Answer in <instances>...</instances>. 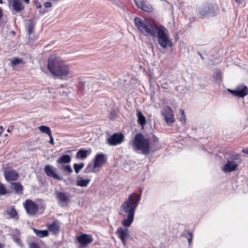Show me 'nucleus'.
Here are the masks:
<instances>
[{
    "mask_svg": "<svg viewBox=\"0 0 248 248\" xmlns=\"http://www.w3.org/2000/svg\"><path fill=\"white\" fill-rule=\"evenodd\" d=\"M140 200V196L136 193L131 194L127 200L121 206L120 211L124 219L122 221V225L116 232V234L122 241L124 245L126 243V239L129 237V231L126 227L130 226L133 222L135 210Z\"/></svg>",
    "mask_w": 248,
    "mask_h": 248,
    "instance_id": "f257e3e1",
    "label": "nucleus"
},
{
    "mask_svg": "<svg viewBox=\"0 0 248 248\" xmlns=\"http://www.w3.org/2000/svg\"><path fill=\"white\" fill-rule=\"evenodd\" d=\"M136 26L142 33L145 35H150L152 37H157L158 43L163 48L166 47L170 42L168 35V30L163 26H158L155 23H150L142 21L140 18L134 19Z\"/></svg>",
    "mask_w": 248,
    "mask_h": 248,
    "instance_id": "f03ea898",
    "label": "nucleus"
},
{
    "mask_svg": "<svg viewBox=\"0 0 248 248\" xmlns=\"http://www.w3.org/2000/svg\"><path fill=\"white\" fill-rule=\"evenodd\" d=\"M47 66L52 74L62 79L70 73L69 66L59 57H50L48 60Z\"/></svg>",
    "mask_w": 248,
    "mask_h": 248,
    "instance_id": "7ed1b4c3",
    "label": "nucleus"
},
{
    "mask_svg": "<svg viewBox=\"0 0 248 248\" xmlns=\"http://www.w3.org/2000/svg\"><path fill=\"white\" fill-rule=\"evenodd\" d=\"M150 139L153 141L155 145L158 143V139L153 135L149 138L145 137L141 133H138L135 137L133 146L136 150H140L142 154L147 155L149 153L150 149Z\"/></svg>",
    "mask_w": 248,
    "mask_h": 248,
    "instance_id": "20e7f679",
    "label": "nucleus"
},
{
    "mask_svg": "<svg viewBox=\"0 0 248 248\" xmlns=\"http://www.w3.org/2000/svg\"><path fill=\"white\" fill-rule=\"evenodd\" d=\"M195 11L199 17L204 18L215 16L217 12V8L209 2H204L198 5Z\"/></svg>",
    "mask_w": 248,
    "mask_h": 248,
    "instance_id": "39448f33",
    "label": "nucleus"
},
{
    "mask_svg": "<svg viewBox=\"0 0 248 248\" xmlns=\"http://www.w3.org/2000/svg\"><path fill=\"white\" fill-rule=\"evenodd\" d=\"M237 159V155H233L232 156V158L228 159L222 169L223 171L225 172H229L236 170L238 166V163L235 161Z\"/></svg>",
    "mask_w": 248,
    "mask_h": 248,
    "instance_id": "423d86ee",
    "label": "nucleus"
},
{
    "mask_svg": "<svg viewBox=\"0 0 248 248\" xmlns=\"http://www.w3.org/2000/svg\"><path fill=\"white\" fill-rule=\"evenodd\" d=\"M124 137L122 133H116L107 139V143L111 146H116L121 144L124 140Z\"/></svg>",
    "mask_w": 248,
    "mask_h": 248,
    "instance_id": "0eeeda50",
    "label": "nucleus"
},
{
    "mask_svg": "<svg viewBox=\"0 0 248 248\" xmlns=\"http://www.w3.org/2000/svg\"><path fill=\"white\" fill-rule=\"evenodd\" d=\"M161 114L164 116L167 124H172L174 121L173 111L169 107H164L161 110Z\"/></svg>",
    "mask_w": 248,
    "mask_h": 248,
    "instance_id": "6e6552de",
    "label": "nucleus"
},
{
    "mask_svg": "<svg viewBox=\"0 0 248 248\" xmlns=\"http://www.w3.org/2000/svg\"><path fill=\"white\" fill-rule=\"evenodd\" d=\"M24 206L27 213L30 215H35L38 209V205L30 200H26Z\"/></svg>",
    "mask_w": 248,
    "mask_h": 248,
    "instance_id": "1a4fd4ad",
    "label": "nucleus"
},
{
    "mask_svg": "<svg viewBox=\"0 0 248 248\" xmlns=\"http://www.w3.org/2000/svg\"><path fill=\"white\" fill-rule=\"evenodd\" d=\"M55 195L58 202L60 204H68L70 201L69 194L66 192L56 191Z\"/></svg>",
    "mask_w": 248,
    "mask_h": 248,
    "instance_id": "9d476101",
    "label": "nucleus"
},
{
    "mask_svg": "<svg viewBox=\"0 0 248 248\" xmlns=\"http://www.w3.org/2000/svg\"><path fill=\"white\" fill-rule=\"evenodd\" d=\"M44 171L48 177L58 180H62V178L56 173V169L52 166L49 165H46L44 167Z\"/></svg>",
    "mask_w": 248,
    "mask_h": 248,
    "instance_id": "9b49d317",
    "label": "nucleus"
},
{
    "mask_svg": "<svg viewBox=\"0 0 248 248\" xmlns=\"http://www.w3.org/2000/svg\"><path fill=\"white\" fill-rule=\"evenodd\" d=\"M228 91L235 96L244 97L248 94V89L245 85H240L235 90L228 89Z\"/></svg>",
    "mask_w": 248,
    "mask_h": 248,
    "instance_id": "f8f14e48",
    "label": "nucleus"
},
{
    "mask_svg": "<svg viewBox=\"0 0 248 248\" xmlns=\"http://www.w3.org/2000/svg\"><path fill=\"white\" fill-rule=\"evenodd\" d=\"M26 3H29L30 0H23ZM12 8L16 13H18L24 9V5L21 0H9Z\"/></svg>",
    "mask_w": 248,
    "mask_h": 248,
    "instance_id": "ddd939ff",
    "label": "nucleus"
},
{
    "mask_svg": "<svg viewBox=\"0 0 248 248\" xmlns=\"http://www.w3.org/2000/svg\"><path fill=\"white\" fill-rule=\"evenodd\" d=\"M77 240L82 246H86L93 241V238L91 235L82 234L77 237Z\"/></svg>",
    "mask_w": 248,
    "mask_h": 248,
    "instance_id": "4468645a",
    "label": "nucleus"
},
{
    "mask_svg": "<svg viewBox=\"0 0 248 248\" xmlns=\"http://www.w3.org/2000/svg\"><path fill=\"white\" fill-rule=\"evenodd\" d=\"M137 6L145 12H150L152 10V6L142 0H135Z\"/></svg>",
    "mask_w": 248,
    "mask_h": 248,
    "instance_id": "2eb2a0df",
    "label": "nucleus"
},
{
    "mask_svg": "<svg viewBox=\"0 0 248 248\" xmlns=\"http://www.w3.org/2000/svg\"><path fill=\"white\" fill-rule=\"evenodd\" d=\"M4 176L7 181H15L18 178V173L14 170H5Z\"/></svg>",
    "mask_w": 248,
    "mask_h": 248,
    "instance_id": "dca6fc26",
    "label": "nucleus"
},
{
    "mask_svg": "<svg viewBox=\"0 0 248 248\" xmlns=\"http://www.w3.org/2000/svg\"><path fill=\"white\" fill-rule=\"evenodd\" d=\"M5 212L9 216V218L15 220L18 219V215L14 206H10L6 208Z\"/></svg>",
    "mask_w": 248,
    "mask_h": 248,
    "instance_id": "f3484780",
    "label": "nucleus"
},
{
    "mask_svg": "<svg viewBox=\"0 0 248 248\" xmlns=\"http://www.w3.org/2000/svg\"><path fill=\"white\" fill-rule=\"evenodd\" d=\"M105 162V155L103 154H98L96 155L93 164V168L102 166Z\"/></svg>",
    "mask_w": 248,
    "mask_h": 248,
    "instance_id": "a211bd4d",
    "label": "nucleus"
},
{
    "mask_svg": "<svg viewBox=\"0 0 248 248\" xmlns=\"http://www.w3.org/2000/svg\"><path fill=\"white\" fill-rule=\"evenodd\" d=\"M138 123L143 127L146 124V119L141 111H138L137 113Z\"/></svg>",
    "mask_w": 248,
    "mask_h": 248,
    "instance_id": "6ab92c4d",
    "label": "nucleus"
},
{
    "mask_svg": "<svg viewBox=\"0 0 248 248\" xmlns=\"http://www.w3.org/2000/svg\"><path fill=\"white\" fill-rule=\"evenodd\" d=\"M71 158L69 155H62L57 160L58 164L69 163L71 162Z\"/></svg>",
    "mask_w": 248,
    "mask_h": 248,
    "instance_id": "aec40b11",
    "label": "nucleus"
},
{
    "mask_svg": "<svg viewBox=\"0 0 248 248\" xmlns=\"http://www.w3.org/2000/svg\"><path fill=\"white\" fill-rule=\"evenodd\" d=\"M11 188L15 190L16 193L21 194L22 193L23 187L21 184L18 183H12Z\"/></svg>",
    "mask_w": 248,
    "mask_h": 248,
    "instance_id": "412c9836",
    "label": "nucleus"
},
{
    "mask_svg": "<svg viewBox=\"0 0 248 248\" xmlns=\"http://www.w3.org/2000/svg\"><path fill=\"white\" fill-rule=\"evenodd\" d=\"M88 152V151L86 150H79L76 154V157L80 158V159L83 160L87 157Z\"/></svg>",
    "mask_w": 248,
    "mask_h": 248,
    "instance_id": "4be33fe9",
    "label": "nucleus"
},
{
    "mask_svg": "<svg viewBox=\"0 0 248 248\" xmlns=\"http://www.w3.org/2000/svg\"><path fill=\"white\" fill-rule=\"evenodd\" d=\"M33 232L36 235L40 238L47 236L48 235V232L47 230L41 231L36 229H33Z\"/></svg>",
    "mask_w": 248,
    "mask_h": 248,
    "instance_id": "5701e85b",
    "label": "nucleus"
},
{
    "mask_svg": "<svg viewBox=\"0 0 248 248\" xmlns=\"http://www.w3.org/2000/svg\"><path fill=\"white\" fill-rule=\"evenodd\" d=\"M90 179L78 180L77 181V185L81 187H86L90 182Z\"/></svg>",
    "mask_w": 248,
    "mask_h": 248,
    "instance_id": "b1692460",
    "label": "nucleus"
},
{
    "mask_svg": "<svg viewBox=\"0 0 248 248\" xmlns=\"http://www.w3.org/2000/svg\"><path fill=\"white\" fill-rule=\"evenodd\" d=\"M34 24L31 21H29L27 25V32L29 36L32 33L34 29Z\"/></svg>",
    "mask_w": 248,
    "mask_h": 248,
    "instance_id": "393cba45",
    "label": "nucleus"
},
{
    "mask_svg": "<svg viewBox=\"0 0 248 248\" xmlns=\"http://www.w3.org/2000/svg\"><path fill=\"white\" fill-rule=\"evenodd\" d=\"M38 129L42 133L46 134L48 135H49L51 134L50 128L48 126L45 125H41L38 127Z\"/></svg>",
    "mask_w": 248,
    "mask_h": 248,
    "instance_id": "a878e982",
    "label": "nucleus"
},
{
    "mask_svg": "<svg viewBox=\"0 0 248 248\" xmlns=\"http://www.w3.org/2000/svg\"><path fill=\"white\" fill-rule=\"evenodd\" d=\"M23 63V60L22 59H19L18 58H15L11 61V65L14 67L17 65Z\"/></svg>",
    "mask_w": 248,
    "mask_h": 248,
    "instance_id": "bb28decb",
    "label": "nucleus"
},
{
    "mask_svg": "<svg viewBox=\"0 0 248 248\" xmlns=\"http://www.w3.org/2000/svg\"><path fill=\"white\" fill-rule=\"evenodd\" d=\"M84 166V165L83 163L80 164L75 163L73 166V168L75 172L77 174H78L79 172V171L83 168Z\"/></svg>",
    "mask_w": 248,
    "mask_h": 248,
    "instance_id": "cd10ccee",
    "label": "nucleus"
},
{
    "mask_svg": "<svg viewBox=\"0 0 248 248\" xmlns=\"http://www.w3.org/2000/svg\"><path fill=\"white\" fill-rule=\"evenodd\" d=\"M48 228L50 231L53 232L54 233L58 232L59 230V226L55 223L50 225Z\"/></svg>",
    "mask_w": 248,
    "mask_h": 248,
    "instance_id": "c85d7f7f",
    "label": "nucleus"
},
{
    "mask_svg": "<svg viewBox=\"0 0 248 248\" xmlns=\"http://www.w3.org/2000/svg\"><path fill=\"white\" fill-rule=\"evenodd\" d=\"M183 235L187 238L189 245H191L193 239L192 233L186 231L184 232Z\"/></svg>",
    "mask_w": 248,
    "mask_h": 248,
    "instance_id": "c756f323",
    "label": "nucleus"
},
{
    "mask_svg": "<svg viewBox=\"0 0 248 248\" xmlns=\"http://www.w3.org/2000/svg\"><path fill=\"white\" fill-rule=\"evenodd\" d=\"M7 193L6 189L3 185L0 183V195H4Z\"/></svg>",
    "mask_w": 248,
    "mask_h": 248,
    "instance_id": "7c9ffc66",
    "label": "nucleus"
},
{
    "mask_svg": "<svg viewBox=\"0 0 248 248\" xmlns=\"http://www.w3.org/2000/svg\"><path fill=\"white\" fill-rule=\"evenodd\" d=\"M62 168L65 172H67L68 173H71L73 172V170L70 165L62 166Z\"/></svg>",
    "mask_w": 248,
    "mask_h": 248,
    "instance_id": "2f4dec72",
    "label": "nucleus"
},
{
    "mask_svg": "<svg viewBox=\"0 0 248 248\" xmlns=\"http://www.w3.org/2000/svg\"><path fill=\"white\" fill-rule=\"evenodd\" d=\"M180 111L181 112V117L180 118V121L184 123L186 121V115L185 114V112H184V110L181 109H180Z\"/></svg>",
    "mask_w": 248,
    "mask_h": 248,
    "instance_id": "473e14b6",
    "label": "nucleus"
},
{
    "mask_svg": "<svg viewBox=\"0 0 248 248\" xmlns=\"http://www.w3.org/2000/svg\"><path fill=\"white\" fill-rule=\"evenodd\" d=\"M29 248H40V247L35 243H31L29 246Z\"/></svg>",
    "mask_w": 248,
    "mask_h": 248,
    "instance_id": "72a5a7b5",
    "label": "nucleus"
},
{
    "mask_svg": "<svg viewBox=\"0 0 248 248\" xmlns=\"http://www.w3.org/2000/svg\"><path fill=\"white\" fill-rule=\"evenodd\" d=\"M48 136L50 138V140L49 141V143H50L52 145H54V140H53V137L52 136V134H51L50 135H48Z\"/></svg>",
    "mask_w": 248,
    "mask_h": 248,
    "instance_id": "f704fd0d",
    "label": "nucleus"
},
{
    "mask_svg": "<svg viewBox=\"0 0 248 248\" xmlns=\"http://www.w3.org/2000/svg\"><path fill=\"white\" fill-rule=\"evenodd\" d=\"M116 116V112L115 111H112L110 113V118L111 119H113L115 118Z\"/></svg>",
    "mask_w": 248,
    "mask_h": 248,
    "instance_id": "c9c22d12",
    "label": "nucleus"
},
{
    "mask_svg": "<svg viewBox=\"0 0 248 248\" xmlns=\"http://www.w3.org/2000/svg\"><path fill=\"white\" fill-rule=\"evenodd\" d=\"M44 6L46 8H49L51 6V3L49 1L46 2L44 3Z\"/></svg>",
    "mask_w": 248,
    "mask_h": 248,
    "instance_id": "e433bc0d",
    "label": "nucleus"
},
{
    "mask_svg": "<svg viewBox=\"0 0 248 248\" xmlns=\"http://www.w3.org/2000/svg\"><path fill=\"white\" fill-rule=\"evenodd\" d=\"M242 152L244 153L248 154V148H244L242 150Z\"/></svg>",
    "mask_w": 248,
    "mask_h": 248,
    "instance_id": "4c0bfd02",
    "label": "nucleus"
},
{
    "mask_svg": "<svg viewBox=\"0 0 248 248\" xmlns=\"http://www.w3.org/2000/svg\"><path fill=\"white\" fill-rule=\"evenodd\" d=\"M216 76L217 77L221 78V73H220V72L218 71V72L216 73Z\"/></svg>",
    "mask_w": 248,
    "mask_h": 248,
    "instance_id": "58836bf2",
    "label": "nucleus"
},
{
    "mask_svg": "<svg viewBox=\"0 0 248 248\" xmlns=\"http://www.w3.org/2000/svg\"><path fill=\"white\" fill-rule=\"evenodd\" d=\"M3 16V13H2V10L1 8H0V19Z\"/></svg>",
    "mask_w": 248,
    "mask_h": 248,
    "instance_id": "ea45409f",
    "label": "nucleus"
},
{
    "mask_svg": "<svg viewBox=\"0 0 248 248\" xmlns=\"http://www.w3.org/2000/svg\"><path fill=\"white\" fill-rule=\"evenodd\" d=\"M3 127L2 126H0V136L1 135V134H2V132H3Z\"/></svg>",
    "mask_w": 248,
    "mask_h": 248,
    "instance_id": "a19ab883",
    "label": "nucleus"
},
{
    "mask_svg": "<svg viewBox=\"0 0 248 248\" xmlns=\"http://www.w3.org/2000/svg\"><path fill=\"white\" fill-rule=\"evenodd\" d=\"M16 242L18 244H20V241L19 239H16L15 240Z\"/></svg>",
    "mask_w": 248,
    "mask_h": 248,
    "instance_id": "79ce46f5",
    "label": "nucleus"
},
{
    "mask_svg": "<svg viewBox=\"0 0 248 248\" xmlns=\"http://www.w3.org/2000/svg\"><path fill=\"white\" fill-rule=\"evenodd\" d=\"M243 0H235V1L237 2V3H239L240 2H241Z\"/></svg>",
    "mask_w": 248,
    "mask_h": 248,
    "instance_id": "37998d69",
    "label": "nucleus"
},
{
    "mask_svg": "<svg viewBox=\"0 0 248 248\" xmlns=\"http://www.w3.org/2000/svg\"><path fill=\"white\" fill-rule=\"evenodd\" d=\"M3 245L0 243V248H3Z\"/></svg>",
    "mask_w": 248,
    "mask_h": 248,
    "instance_id": "c03bdc74",
    "label": "nucleus"
},
{
    "mask_svg": "<svg viewBox=\"0 0 248 248\" xmlns=\"http://www.w3.org/2000/svg\"><path fill=\"white\" fill-rule=\"evenodd\" d=\"M2 3V0H0V3Z\"/></svg>",
    "mask_w": 248,
    "mask_h": 248,
    "instance_id": "a18cd8bd",
    "label": "nucleus"
},
{
    "mask_svg": "<svg viewBox=\"0 0 248 248\" xmlns=\"http://www.w3.org/2000/svg\"><path fill=\"white\" fill-rule=\"evenodd\" d=\"M7 131H8V132H10V130H9V129L7 130Z\"/></svg>",
    "mask_w": 248,
    "mask_h": 248,
    "instance_id": "49530a36",
    "label": "nucleus"
},
{
    "mask_svg": "<svg viewBox=\"0 0 248 248\" xmlns=\"http://www.w3.org/2000/svg\"><path fill=\"white\" fill-rule=\"evenodd\" d=\"M201 58L203 59L202 56H201Z\"/></svg>",
    "mask_w": 248,
    "mask_h": 248,
    "instance_id": "de8ad7c7",
    "label": "nucleus"
}]
</instances>
